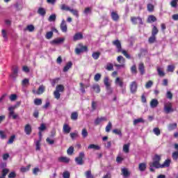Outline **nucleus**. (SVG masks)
I'll use <instances>...</instances> for the list:
<instances>
[{"mask_svg":"<svg viewBox=\"0 0 178 178\" xmlns=\"http://www.w3.org/2000/svg\"><path fill=\"white\" fill-rule=\"evenodd\" d=\"M113 45H115L117 48V52L120 53L122 52L124 56L127 58V59H131V56L129 54H127L126 50L122 49V43H120V40H115L113 41Z\"/></svg>","mask_w":178,"mask_h":178,"instance_id":"f257e3e1","label":"nucleus"},{"mask_svg":"<svg viewBox=\"0 0 178 178\" xmlns=\"http://www.w3.org/2000/svg\"><path fill=\"white\" fill-rule=\"evenodd\" d=\"M65 86L62 84L57 85L56 87V90L54 92V96L56 99H60V92H64Z\"/></svg>","mask_w":178,"mask_h":178,"instance_id":"f03ea898","label":"nucleus"},{"mask_svg":"<svg viewBox=\"0 0 178 178\" xmlns=\"http://www.w3.org/2000/svg\"><path fill=\"white\" fill-rule=\"evenodd\" d=\"M104 86H106L107 94H108V95H111V94L113 92V90H112V88L111 87V83H109V78L108 76H106L104 78Z\"/></svg>","mask_w":178,"mask_h":178,"instance_id":"7ed1b4c3","label":"nucleus"},{"mask_svg":"<svg viewBox=\"0 0 178 178\" xmlns=\"http://www.w3.org/2000/svg\"><path fill=\"white\" fill-rule=\"evenodd\" d=\"M164 112L165 113L175 112V109H173V104L170 102L164 104Z\"/></svg>","mask_w":178,"mask_h":178,"instance_id":"20e7f679","label":"nucleus"},{"mask_svg":"<svg viewBox=\"0 0 178 178\" xmlns=\"http://www.w3.org/2000/svg\"><path fill=\"white\" fill-rule=\"evenodd\" d=\"M86 154H84L83 152L79 153V156L75 158V162L77 165H84V157Z\"/></svg>","mask_w":178,"mask_h":178,"instance_id":"39448f33","label":"nucleus"},{"mask_svg":"<svg viewBox=\"0 0 178 178\" xmlns=\"http://www.w3.org/2000/svg\"><path fill=\"white\" fill-rule=\"evenodd\" d=\"M15 109H16V106H10L8 107V118H12L14 120L17 119V116H19L17 114L15 113Z\"/></svg>","mask_w":178,"mask_h":178,"instance_id":"423d86ee","label":"nucleus"},{"mask_svg":"<svg viewBox=\"0 0 178 178\" xmlns=\"http://www.w3.org/2000/svg\"><path fill=\"white\" fill-rule=\"evenodd\" d=\"M131 22L134 25L136 24H143V19L140 17H131Z\"/></svg>","mask_w":178,"mask_h":178,"instance_id":"0eeeda50","label":"nucleus"},{"mask_svg":"<svg viewBox=\"0 0 178 178\" xmlns=\"http://www.w3.org/2000/svg\"><path fill=\"white\" fill-rule=\"evenodd\" d=\"M129 88L131 94H136L137 92V88H138L137 82L132 81L129 85Z\"/></svg>","mask_w":178,"mask_h":178,"instance_id":"6e6552de","label":"nucleus"},{"mask_svg":"<svg viewBox=\"0 0 178 178\" xmlns=\"http://www.w3.org/2000/svg\"><path fill=\"white\" fill-rule=\"evenodd\" d=\"M33 131V128H31V125L30 124H26L24 127V133L26 136H30Z\"/></svg>","mask_w":178,"mask_h":178,"instance_id":"1a4fd4ad","label":"nucleus"},{"mask_svg":"<svg viewBox=\"0 0 178 178\" xmlns=\"http://www.w3.org/2000/svg\"><path fill=\"white\" fill-rule=\"evenodd\" d=\"M115 84L120 87V88H123L124 86V82H123V79H120V77H117L115 80Z\"/></svg>","mask_w":178,"mask_h":178,"instance_id":"9d476101","label":"nucleus"},{"mask_svg":"<svg viewBox=\"0 0 178 178\" xmlns=\"http://www.w3.org/2000/svg\"><path fill=\"white\" fill-rule=\"evenodd\" d=\"M44 92L45 86L43 85L39 86L37 92H35V90H33V94H37L38 95H41V94H44Z\"/></svg>","mask_w":178,"mask_h":178,"instance_id":"9b49d317","label":"nucleus"},{"mask_svg":"<svg viewBox=\"0 0 178 178\" xmlns=\"http://www.w3.org/2000/svg\"><path fill=\"white\" fill-rule=\"evenodd\" d=\"M60 29L63 33H67V25L66 24V22L65 19H63L61 22V24L60 25Z\"/></svg>","mask_w":178,"mask_h":178,"instance_id":"f8f14e48","label":"nucleus"},{"mask_svg":"<svg viewBox=\"0 0 178 178\" xmlns=\"http://www.w3.org/2000/svg\"><path fill=\"white\" fill-rule=\"evenodd\" d=\"M138 70H139L141 76L145 74V66L144 65V63H139Z\"/></svg>","mask_w":178,"mask_h":178,"instance_id":"ddd939ff","label":"nucleus"},{"mask_svg":"<svg viewBox=\"0 0 178 178\" xmlns=\"http://www.w3.org/2000/svg\"><path fill=\"white\" fill-rule=\"evenodd\" d=\"M63 131L65 134H69L72 131V128L67 124H64L63 127Z\"/></svg>","mask_w":178,"mask_h":178,"instance_id":"4468645a","label":"nucleus"},{"mask_svg":"<svg viewBox=\"0 0 178 178\" xmlns=\"http://www.w3.org/2000/svg\"><path fill=\"white\" fill-rule=\"evenodd\" d=\"M149 165L152 168H156V169H162L161 163L158 161H153L152 163H149Z\"/></svg>","mask_w":178,"mask_h":178,"instance_id":"2eb2a0df","label":"nucleus"},{"mask_svg":"<svg viewBox=\"0 0 178 178\" xmlns=\"http://www.w3.org/2000/svg\"><path fill=\"white\" fill-rule=\"evenodd\" d=\"M111 19L113 20V22H118L119 19H120V17H119V14L118 13L113 11L111 13Z\"/></svg>","mask_w":178,"mask_h":178,"instance_id":"dca6fc26","label":"nucleus"},{"mask_svg":"<svg viewBox=\"0 0 178 178\" xmlns=\"http://www.w3.org/2000/svg\"><path fill=\"white\" fill-rule=\"evenodd\" d=\"M63 41H65V38H57V39H54L51 42V44H52L53 45H58V44H61V42H63Z\"/></svg>","mask_w":178,"mask_h":178,"instance_id":"f3484780","label":"nucleus"},{"mask_svg":"<svg viewBox=\"0 0 178 178\" xmlns=\"http://www.w3.org/2000/svg\"><path fill=\"white\" fill-rule=\"evenodd\" d=\"M159 105V102H158V99H152L150 102V107L154 108H156Z\"/></svg>","mask_w":178,"mask_h":178,"instance_id":"a211bd4d","label":"nucleus"},{"mask_svg":"<svg viewBox=\"0 0 178 178\" xmlns=\"http://www.w3.org/2000/svg\"><path fill=\"white\" fill-rule=\"evenodd\" d=\"M74 41H79V40H83V33H76L73 37Z\"/></svg>","mask_w":178,"mask_h":178,"instance_id":"6ab92c4d","label":"nucleus"},{"mask_svg":"<svg viewBox=\"0 0 178 178\" xmlns=\"http://www.w3.org/2000/svg\"><path fill=\"white\" fill-rule=\"evenodd\" d=\"M138 169L140 172H145L147 169V163H140L138 165Z\"/></svg>","mask_w":178,"mask_h":178,"instance_id":"aec40b11","label":"nucleus"},{"mask_svg":"<svg viewBox=\"0 0 178 178\" xmlns=\"http://www.w3.org/2000/svg\"><path fill=\"white\" fill-rule=\"evenodd\" d=\"M72 66H73V63H72V61L68 62L63 67V71L64 72V73H66V72H67L69 69L72 67Z\"/></svg>","mask_w":178,"mask_h":178,"instance_id":"412c9836","label":"nucleus"},{"mask_svg":"<svg viewBox=\"0 0 178 178\" xmlns=\"http://www.w3.org/2000/svg\"><path fill=\"white\" fill-rule=\"evenodd\" d=\"M38 13L40 16H45V15H47V10H45V8H44L42 7H40L38 9Z\"/></svg>","mask_w":178,"mask_h":178,"instance_id":"4be33fe9","label":"nucleus"},{"mask_svg":"<svg viewBox=\"0 0 178 178\" xmlns=\"http://www.w3.org/2000/svg\"><path fill=\"white\" fill-rule=\"evenodd\" d=\"M168 129L169 131H172V130L177 129V123L175 122L169 124L168 126Z\"/></svg>","mask_w":178,"mask_h":178,"instance_id":"5701e85b","label":"nucleus"},{"mask_svg":"<svg viewBox=\"0 0 178 178\" xmlns=\"http://www.w3.org/2000/svg\"><path fill=\"white\" fill-rule=\"evenodd\" d=\"M99 56H101V52L99 51H95L92 54V58H93L95 60H98V59H99Z\"/></svg>","mask_w":178,"mask_h":178,"instance_id":"b1692460","label":"nucleus"},{"mask_svg":"<svg viewBox=\"0 0 178 178\" xmlns=\"http://www.w3.org/2000/svg\"><path fill=\"white\" fill-rule=\"evenodd\" d=\"M59 162H63L64 163H69L70 162V159L65 156H61L58 158Z\"/></svg>","mask_w":178,"mask_h":178,"instance_id":"393cba45","label":"nucleus"},{"mask_svg":"<svg viewBox=\"0 0 178 178\" xmlns=\"http://www.w3.org/2000/svg\"><path fill=\"white\" fill-rule=\"evenodd\" d=\"M31 168V164L28 165L26 167L23 166L20 168V172H22V173H26V172H29V170H30Z\"/></svg>","mask_w":178,"mask_h":178,"instance_id":"a878e982","label":"nucleus"},{"mask_svg":"<svg viewBox=\"0 0 178 178\" xmlns=\"http://www.w3.org/2000/svg\"><path fill=\"white\" fill-rule=\"evenodd\" d=\"M122 174L124 177H129V176H130V172L129 171V170H127V168H122Z\"/></svg>","mask_w":178,"mask_h":178,"instance_id":"bb28decb","label":"nucleus"},{"mask_svg":"<svg viewBox=\"0 0 178 178\" xmlns=\"http://www.w3.org/2000/svg\"><path fill=\"white\" fill-rule=\"evenodd\" d=\"M170 159H167L164 161L163 164H161V169H163V168H169L170 166Z\"/></svg>","mask_w":178,"mask_h":178,"instance_id":"cd10ccee","label":"nucleus"},{"mask_svg":"<svg viewBox=\"0 0 178 178\" xmlns=\"http://www.w3.org/2000/svg\"><path fill=\"white\" fill-rule=\"evenodd\" d=\"M123 151L125 152V154H129V152H130V143L123 145Z\"/></svg>","mask_w":178,"mask_h":178,"instance_id":"c85d7f7f","label":"nucleus"},{"mask_svg":"<svg viewBox=\"0 0 178 178\" xmlns=\"http://www.w3.org/2000/svg\"><path fill=\"white\" fill-rule=\"evenodd\" d=\"M149 44H154V42H156V36L152 35L148 39Z\"/></svg>","mask_w":178,"mask_h":178,"instance_id":"c756f323","label":"nucleus"},{"mask_svg":"<svg viewBox=\"0 0 178 178\" xmlns=\"http://www.w3.org/2000/svg\"><path fill=\"white\" fill-rule=\"evenodd\" d=\"M88 149H96L99 150L101 149V147L97 145L90 144L88 147Z\"/></svg>","mask_w":178,"mask_h":178,"instance_id":"7c9ffc66","label":"nucleus"},{"mask_svg":"<svg viewBox=\"0 0 178 178\" xmlns=\"http://www.w3.org/2000/svg\"><path fill=\"white\" fill-rule=\"evenodd\" d=\"M156 22V17L154 15H149L147 18V23H154Z\"/></svg>","mask_w":178,"mask_h":178,"instance_id":"2f4dec72","label":"nucleus"},{"mask_svg":"<svg viewBox=\"0 0 178 178\" xmlns=\"http://www.w3.org/2000/svg\"><path fill=\"white\" fill-rule=\"evenodd\" d=\"M159 33V30L156 26H154L152 29V35L156 36V35Z\"/></svg>","mask_w":178,"mask_h":178,"instance_id":"473e14b6","label":"nucleus"},{"mask_svg":"<svg viewBox=\"0 0 178 178\" xmlns=\"http://www.w3.org/2000/svg\"><path fill=\"white\" fill-rule=\"evenodd\" d=\"M81 136L83 138H87L88 137V131H87V129L83 128L81 131Z\"/></svg>","mask_w":178,"mask_h":178,"instance_id":"72a5a7b5","label":"nucleus"},{"mask_svg":"<svg viewBox=\"0 0 178 178\" xmlns=\"http://www.w3.org/2000/svg\"><path fill=\"white\" fill-rule=\"evenodd\" d=\"M92 89L97 92V94H99V92H101V88L98 84L93 85Z\"/></svg>","mask_w":178,"mask_h":178,"instance_id":"f704fd0d","label":"nucleus"},{"mask_svg":"<svg viewBox=\"0 0 178 178\" xmlns=\"http://www.w3.org/2000/svg\"><path fill=\"white\" fill-rule=\"evenodd\" d=\"M33 103L37 106H40V105H42V99L36 98L34 99Z\"/></svg>","mask_w":178,"mask_h":178,"instance_id":"c9c22d12","label":"nucleus"},{"mask_svg":"<svg viewBox=\"0 0 178 178\" xmlns=\"http://www.w3.org/2000/svg\"><path fill=\"white\" fill-rule=\"evenodd\" d=\"M79 47L82 52H87L88 51V47L87 46L83 45L81 43L79 44Z\"/></svg>","mask_w":178,"mask_h":178,"instance_id":"e433bc0d","label":"nucleus"},{"mask_svg":"<svg viewBox=\"0 0 178 178\" xmlns=\"http://www.w3.org/2000/svg\"><path fill=\"white\" fill-rule=\"evenodd\" d=\"M61 10H65L66 12H70V7L66 6V4H62L60 6Z\"/></svg>","mask_w":178,"mask_h":178,"instance_id":"4c0bfd02","label":"nucleus"},{"mask_svg":"<svg viewBox=\"0 0 178 178\" xmlns=\"http://www.w3.org/2000/svg\"><path fill=\"white\" fill-rule=\"evenodd\" d=\"M8 173H9V168H3L1 171V176L3 177H6Z\"/></svg>","mask_w":178,"mask_h":178,"instance_id":"58836bf2","label":"nucleus"},{"mask_svg":"<svg viewBox=\"0 0 178 178\" xmlns=\"http://www.w3.org/2000/svg\"><path fill=\"white\" fill-rule=\"evenodd\" d=\"M78 118H79V114L77 113V112H73L71 114L72 120H77Z\"/></svg>","mask_w":178,"mask_h":178,"instance_id":"ea45409f","label":"nucleus"},{"mask_svg":"<svg viewBox=\"0 0 178 178\" xmlns=\"http://www.w3.org/2000/svg\"><path fill=\"white\" fill-rule=\"evenodd\" d=\"M175 67L173 65H170L167 67V72H170V73H173L175 72Z\"/></svg>","mask_w":178,"mask_h":178,"instance_id":"a19ab883","label":"nucleus"},{"mask_svg":"<svg viewBox=\"0 0 178 178\" xmlns=\"http://www.w3.org/2000/svg\"><path fill=\"white\" fill-rule=\"evenodd\" d=\"M138 123H144V120L143 118H138L134 120V125L136 126Z\"/></svg>","mask_w":178,"mask_h":178,"instance_id":"79ce46f5","label":"nucleus"},{"mask_svg":"<svg viewBox=\"0 0 178 178\" xmlns=\"http://www.w3.org/2000/svg\"><path fill=\"white\" fill-rule=\"evenodd\" d=\"M113 133L114 134H116L117 136H120V137H122V130H120V129H115L113 130Z\"/></svg>","mask_w":178,"mask_h":178,"instance_id":"37998d69","label":"nucleus"},{"mask_svg":"<svg viewBox=\"0 0 178 178\" xmlns=\"http://www.w3.org/2000/svg\"><path fill=\"white\" fill-rule=\"evenodd\" d=\"M106 70H108V72H111L113 70V64L111 63H108L106 67Z\"/></svg>","mask_w":178,"mask_h":178,"instance_id":"c03bdc74","label":"nucleus"},{"mask_svg":"<svg viewBox=\"0 0 178 178\" xmlns=\"http://www.w3.org/2000/svg\"><path fill=\"white\" fill-rule=\"evenodd\" d=\"M70 12L74 15L76 16V17H79V10L75 9H70Z\"/></svg>","mask_w":178,"mask_h":178,"instance_id":"a18cd8bd","label":"nucleus"},{"mask_svg":"<svg viewBox=\"0 0 178 178\" xmlns=\"http://www.w3.org/2000/svg\"><path fill=\"white\" fill-rule=\"evenodd\" d=\"M1 34H2L3 38L4 39V40L8 41V35H7L6 31L5 29H2Z\"/></svg>","mask_w":178,"mask_h":178,"instance_id":"49530a36","label":"nucleus"},{"mask_svg":"<svg viewBox=\"0 0 178 178\" xmlns=\"http://www.w3.org/2000/svg\"><path fill=\"white\" fill-rule=\"evenodd\" d=\"M117 60H118V63H124V62H126V60L122 56H119L117 58Z\"/></svg>","mask_w":178,"mask_h":178,"instance_id":"de8ad7c7","label":"nucleus"},{"mask_svg":"<svg viewBox=\"0 0 178 178\" xmlns=\"http://www.w3.org/2000/svg\"><path fill=\"white\" fill-rule=\"evenodd\" d=\"M157 72H158V74H159V76H160V77H164L165 72L160 67L157 68Z\"/></svg>","mask_w":178,"mask_h":178,"instance_id":"09e8293b","label":"nucleus"},{"mask_svg":"<svg viewBox=\"0 0 178 178\" xmlns=\"http://www.w3.org/2000/svg\"><path fill=\"white\" fill-rule=\"evenodd\" d=\"M85 175H86V178H94V175L92 174H91L90 170L86 171Z\"/></svg>","mask_w":178,"mask_h":178,"instance_id":"8fccbe9b","label":"nucleus"},{"mask_svg":"<svg viewBox=\"0 0 178 178\" xmlns=\"http://www.w3.org/2000/svg\"><path fill=\"white\" fill-rule=\"evenodd\" d=\"M111 129H112V122H108V124L106 127V133H109V131H111Z\"/></svg>","mask_w":178,"mask_h":178,"instance_id":"3c124183","label":"nucleus"},{"mask_svg":"<svg viewBox=\"0 0 178 178\" xmlns=\"http://www.w3.org/2000/svg\"><path fill=\"white\" fill-rule=\"evenodd\" d=\"M53 35H54V32H52V31H49V32H47V34H46V38H47V40H51V38H52Z\"/></svg>","mask_w":178,"mask_h":178,"instance_id":"603ef678","label":"nucleus"},{"mask_svg":"<svg viewBox=\"0 0 178 178\" xmlns=\"http://www.w3.org/2000/svg\"><path fill=\"white\" fill-rule=\"evenodd\" d=\"M161 156L156 154L153 158V162H161Z\"/></svg>","mask_w":178,"mask_h":178,"instance_id":"864d4df0","label":"nucleus"},{"mask_svg":"<svg viewBox=\"0 0 178 178\" xmlns=\"http://www.w3.org/2000/svg\"><path fill=\"white\" fill-rule=\"evenodd\" d=\"M15 138H16V136L15 135L11 136L8 141L7 142V144H13V141H15Z\"/></svg>","mask_w":178,"mask_h":178,"instance_id":"5fc2aeb1","label":"nucleus"},{"mask_svg":"<svg viewBox=\"0 0 178 178\" xmlns=\"http://www.w3.org/2000/svg\"><path fill=\"white\" fill-rule=\"evenodd\" d=\"M49 22H55L56 20V15L53 14L49 17Z\"/></svg>","mask_w":178,"mask_h":178,"instance_id":"6e6d98bb","label":"nucleus"},{"mask_svg":"<svg viewBox=\"0 0 178 178\" xmlns=\"http://www.w3.org/2000/svg\"><path fill=\"white\" fill-rule=\"evenodd\" d=\"M153 132L156 136H161V130L158 127L154 128Z\"/></svg>","mask_w":178,"mask_h":178,"instance_id":"4d7b16f0","label":"nucleus"},{"mask_svg":"<svg viewBox=\"0 0 178 178\" xmlns=\"http://www.w3.org/2000/svg\"><path fill=\"white\" fill-rule=\"evenodd\" d=\"M131 72L134 74H137V67L136 66V65H134L131 66Z\"/></svg>","mask_w":178,"mask_h":178,"instance_id":"13d9d810","label":"nucleus"},{"mask_svg":"<svg viewBox=\"0 0 178 178\" xmlns=\"http://www.w3.org/2000/svg\"><path fill=\"white\" fill-rule=\"evenodd\" d=\"M154 9V5H152V3H148L147 4V10H148V12H153Z\"/></svg>","mask_w":178,"mask_h":178,"instance_id":"bf43d9fd","label":"nucleus"},{"mask_svg":"<svg viewBox=\"0 0 178 178\" xmlns=\"http://www.w3.org/2000/svg\"><path fill=\"white\" fill-rule=\"evenodd\" d=\"M177 2H178V0H172L170 2V6L172 8H177Z\"/></svg>","mask_w":178,"mask_h":178,"instance_id":"052dcab7","label":"nucleus"},{"mask_svg":"<svg viewBox=\"0 0 178 178\" xmlns=\"http://www.w3.org/2000/svg\"><path fill=\"white\" fill-rule=\"evenodd\" d=\"M166 98H168V99H172L173 93H172V92H170V91H167Z\"/></svg>","mask_w":178,"mask_h":178,"instance_id":"680f3d73","label":"nucleus"},{"mask_svg":"<svg viewBox=\"0 0 178 178\" xmlns=\"http://www.w3.org/2000/svg\"><path fill=\"white\" fill-rule=\"evenodd\" d=\"M101 76L99 73L96 74L94 76L95 81H99V80H101Z\"/></svg>","mask_w":178,"mask_h":178,"instance_id":"e2e57ef3","label":"nucleus"},{"mask_svg":"<svg viewBox=\"0 0 178 178\" xmlns=\"http://www.w3.org/2000/svg\"><path fill=\"white\" fill-rule=\"evenodd\" d=\"M153 84H154V82H152V81H149L146 83L145 88H151V87H152Z\"/></svg>","mask_w":178,"mask_h":178,"instance_id":"0e129e2a","label":"nucleus"},{"mask_svg":"<svg viewBox=\"0 0 178 178\" xmlns=\"http://www.w3.org/2000/svg\"><path fill=\"white\" fill-rule=\"evenodd\" d=\"M172 159H174V161H177V159H178V151L174 152L172 153Z\"/></svg>","mask_w":178,"mask_h":178,"instance_id":"69168bd1","label":"nucleus"},{"mask_svg":"<svg viewBox=\"0 0 178 178\" xmlns=\"http://www.w3.org/2000/svg\"><path fill=\"white\" fill-rule=\"evenodd\" d=\"M8 177V178H15L16 177V172L13 171L11 172H10Z\"/></svg>","mask_w":178,"mask_h":178,"instance_id":"338daca9","label":"nucleus"},{"mask_svg":"<svg viewBox=\"0 0 178 178\" xmlns=\"http://www.w3.org/2000/svg\"><path fill=\"white\" fill-rule=\"evenodd\" d=\"M63 178H70V173L67 171H65L63 173Z\"/></svg>","mask_w":178,"mask_h":178,"instance_id":"774afa93","label":"nucleus"}]
</instances>
